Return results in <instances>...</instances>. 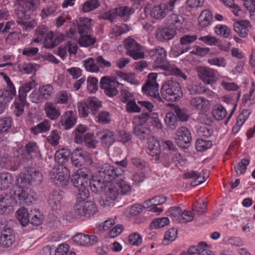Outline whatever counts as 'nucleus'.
I'll list each match as a JSON object with an SVG mask.
<instances>
[{"label": "nucleus", "mask_w": 255, "mask_h": 255, "mask_svg": "<svg viewBox=\"0 0 255 255\" xmlns=\"http://www.w3.org/2000/svg\"><path fill=\"white\" fill-rule=\"evenodd\" d=\"M88 128L85 126L79 125L74 131V140L77 143H81L87 138V134L91 133L87 132Z\"/></svg>", "instance_id": "nucleus-24"}, {"label": "nucleus", "mask_w": 255, "mask_h": 255, "mask_svg": "<svg viewBox=\"0 0 255 255\" xmlns=\"http://www.w3.org/2000/svg\"><path fill=\"white\" fill-rule=\"evenodd\" d=\"M120 178H118L115 183L117 184L118 189L119 188L121 190V193L122 195L129 194L131 191V188L130 186L124 180L123 173L122 174V177L121 180H120Z\"/></svg>", "instance_id": "nucleus-41"}, {"label": "nucleus", "mask_w": 255, "mask_h": 255, "mask_svg": "<svg viewBox=\"0 0 255 255\" xmlns=\"http://www.w3.org/2000/svg\"><path fill=\"white\" fill-rule=\"evenodd\" d=\"M96 135L98 138L100 139L102 143L106 145H110L115 141L114 132L109 129L99 131Z\"/></svg>", "instance_id": "nucleus-25"}, {"label": "nucleus", "mask_w": 255, "mask_h": 255, "mask_svg": "<svg viewBox=\"0 0 255 255\" xmlns=\"http://www.w3.org/2000/svg\"><path fill=\"white\" fill-rule=\"evenodd\" d=\"M146 152L151 156L155 157V160L160 159V146L159 142L153 136H150L147 140Z\"/></svg>", "instance_id": "nucleus-18"}, {"label": "nucleus", "mask_w": 255, "mask_h": 255, "mask_svg": "<svg viewBox=\"0 0 255 255\" xmlns=\"http://www.w3.org/2000/svg\"><path fill=\"white\" fill-rule=\"evenodd\" d=\"M96 41L95 37L88 34H85L81 35V37L78 40V43L81 46L87 47L94 45Z\"/></svg>", "instance_id": "nucleus-45"}, {"label": "nucleus", "mask_w": 255, "mask_h": 255, "mask_svg": "<svg viewBox=\"0 0 255 255\" xmlns=\"http://www.w3.org/2000/svg\"><path fill=\"white\" fill-rule=\"evenodd\" d=\"M169 223V219L167 217H163L153 220L149 227L151 228L158 229L164 227Z\"/></svg>", "instance_id": "nucleus-54"}, {"label": "nucleus", "mask_w": 255, "mask_h": 255, "mask_svg": "<svg viewBox=\"0 0 255 255\" xmlns=\"http://www.w3.org/2000/svg\"><path fill=\"white\" fill-rule=\"evenodd\" d=\"M119 194L118 187L111 183L105 191V197L99 200V204L101 207L105 208L113 206Z\"/></svg>", "instance_id": "nucleus-8"}, {"label": "nucleus", "mask_w": 255, "mask_h": 255, "mask_svg": "<svg viewBox=\"0 0 255 255\" xmlns=\"http://www.w3.org/2000/svg\"><path fill=\"white\" fill-rule=\"evenodd\" d=\"M197 69L198 76L204 83L211 84L217 81L216 71L214 69L205 67H198Z\"/></svg>", "instance_id": "nucleus-15"}, {"label": "nucleus", "mask_w": 255, "mask_h": 255, "mask_svg": "<svg viewBox=\"0 0 255 255\" xmlns=\"http://www.w3.org/2000/svg\"><path fill=\"white\" fill-rule=\"evenodd\" d=\"M16 216L23 226H26L28 224L29 211L25 208H20L16 212Z\"/></svg>", "instance_id": "nucleus-38"}, {"label": "nucleus", "mask_w": 255, "mask_h": 255, "mask_svg": "<svg viewBox=\"0 0 255 255\" xmlns=\"http://www.w3.org/2000/svg\"><path fill=\"white\" fill-rule=\"evenodd\" d=\"M177 236V230L175 228H171L168 230L165 234L164 244L168 245L169 242L175 240Z\"/></svg>", "instance_id": "nucleus-56"}, {"label": "nucleus", "mask_w": 255, "mask_h": 255, "mask_svg": "<svg viewBox=\"0 0 255 255\" xmlns=\"http://www.w3.org/2000/svg\"><path fill=\"white\" fill-rule=\"evenodd\" d=\"M87 105L89 106L91 113L95 116L97 112L102 107V104L101 101L95 97L88 98L85 101Z\"/></svg>", "instance_id": "nucleus-33"}, {"label": "nucleus", "mask_w": 255, "mask_h": 255, "mask_svg": "<svg viewBox=\"0 0 255 255\" xmlns=\"http://www.w3.org/2000/svg\"><path fill=\"white\" fill-rule=\"evenodd\" d=\"M92 19L85 17H81L77 25L78 32L80 35L88 34L91 30Z\"/></svg>", "instance_id": "nucleus-28"}, {"label": "nucleus", "mask_w": 255, "mask_h": 255, "mask_svg": "<svg viewBox=\"0 0 255 255\" xmlns=\"http://www.w3.org/2000/svg\"><path fill=\"white\" fill-rule=\"evenodd\" d=\"M212 142L211 140H205L202 139H197L196 141L195 146L199 151H203L212 146Z\"/></svg>", "instance_id": "nucleus-51"}, {"label": "nucleus", "mask_w": 255, "mask_h": 255, "mask_svg": "<svg viewBox=\"0 0 255 255\" xmlns=\"http://www.w3.org/2000/svg\"><path fill=\"white\" fill-rule=\"evenodd\" d=\"M70 151L67 149H61L56 152L55 154V160L59 164H62L67 162L69 159Z\"/></svg>", "instance_id": "nucleus-39"}, {"label": "nucleus", "mask_w": 255, "mask_h": 255, "mask_svg": "<svg viewBox=\"0 0 255 255\" xmlns=\"http://www.w3.org/2000/svg\"><path fill=\"white\" fill-rule=\"evenodd\" d=\"M98 170L99 177L107 182L111 181L115 182L118 178H122V174L124 173V170L122 169L115 168L108 163L99 166ZM121 179V178H120V180Z\"/></svg>", "instance_id": "nucleus-3"}, {"label": "nucleus", "mask_w": 255, "mask_h": 255, "mask_svg": "<svg viewBox=\"0 0 255 255\" xmlns=\"http://www.w3.org/2000/svg\"><path fill=\"white\" fill-rule=\"evenodd\" d=\"M176 34V31L174 28L160 27L156 31V38L160 41H168L172 39Z\"/></svg>", "instance_id": "nucleus-19"}, {"label": "nucleus", "mask_w": 255, "mask_h": 255, "mask_svg": "<svg viewBox=\"0 0 255 255\" xmlns=\"http://www.w3.org/2000/svg\"><path fill=\"white\" fill-rule=\"evenodd\" d=\"M190 104L193 108L203 112H207L210 106L209 100L203 97H196L192 98Z\"/></svg>", "instance_id": "nucleus-21"}, {"label": "nucleus", "mask_w": 255, "mask_h": 255, "mask_svg": "<svg viewBox=\"0 0 255 255\" xmlns=\"http://www.w3.org/2000/svg\"><path fill=\"white\" fill-rule=\"evenodd\" d=\"M164 121L166 126L171 130L175 129L178 125L177 118L172 113H167L165 116Z\"/></svg>", "instance_id": "nucleus-49"}, {"label": "nucleus", "mask_w": 255, "mask_h": 255, "mask_svg": "<svg viewBox=\"0 0 255 255\" xmlns=\"http://www.w3.org/2000/svg\"><path fill=\"white\" fill-rule=\"evenodd\" d=\"M43 219V215L39 210L34 209L29 211L28 223L34 226H39L42 223Z\"/></svg>", "instance_id": "nucleus-32"}, {"label": "nucleus", "mask_w": 255, "mask_h": 255, "mask_svg": "<svg viewBox=\"0 0 255 255\" xmlns=\"http://www.w3.org/2000/svg\"><path fill=\"white\" fill-rule=\"evenodd\" d=\"M166 24L175 30H181L184 26V18L179 14L172 13L167 16L166 19Z\"/></svg>", "instance_id": "nucleus-17"}, {"label": "nucleus", "mask_w": 255, "mask_h": 255, "mask_svg": "<svg viewBox=\"0 0 255 255\" xmlns=\"http://www.w3.org/2000/svg\"><path fill=\"white\" fill-rule=\"evenodd\" d=\"M50 125L48 120H45L38 124L36 126L31 128V131L35 134L40 132H44L49 130Z\"/></svg>", "instance_id": "nucleus-47"}, {"label": "nucleus", "mask_w": 255, "mask_h": 255, "mask_svg": "<svg viewBox=\"0 0 255 255\" xmlns=\"http://www.w3.org/2000/svg\"><path fill=\"white\" fill-rule=\"evenodd\" d=\"M212 18V14L210 11L209 10H203L201 13L198 18L199 25L202 27H205L208 26L210 24Z\"/></svg>", "instance_id": "nucleus-36"}, {"label": "nucleus", "mask_w": 255, "mask_h": 255, "mask_svg": "<svg viewBox=\"0 0 255 255\" xmlns=\"http://www.w3.org/2000/svg\"><path fill=\"white\" fill-rule=\"evenodd\" d=\"M85 101L78 104L79 115L80 117L85 118L88 116L89 114L91 113Z\"/></svg>", "instance_id": "nucleus-63"}, {"label": "nucleus", "mask_w": 255, "mask_h": 255, "mask_svg": "<svg viewBox=\"0 0 255 255\" xmlns=\"http://www.w3.org/2000/svg\"><path fill=\"white\" fill-rule=\"evenodd\" d=\"M27 194V190H24L20 186L16 187L14 193L13 198L16 200L18 199L19 200V203H23L24 199L26 198Z\"/></svg>", "instance_id": "nucleus-55"}, {"label": "nucleus", "mask_w": 255, "mask_h": 255, "mask_svg": "<svg viewBox=\"0 0 255 255\" xmlns=\"http://www.w3.org/2000/svg\"><path fill=\"white\" fill-rule=\"evenodd\" d=\"M73 240L77 244L81 246H89V235L83 234H77L73 237Z\"/></svg>", "instance_id": "nucleus-59"}, {"label": "nucleus", "mask_w": 255, "mask_h": 255, "mask_svg": "<svg viewBox=\"0 0 255 255\" xmlns=\"http://www.w3.org/2000/svg\"><path fill=\"white\" fill-rule=\"evenodd\" d=\"M83 65L86 71L90 72H98L100 71L99 66L96 64L93 58H89L83 62Z\"/></svg>", "instance_id": "nucleus-48"}, {"label": "nucleus", "mask_w": 255, "mask_h": 255, "mask_svg": "<svg viewBox=\"0 0 255 255\" xmlns=\"http://www.w3.org/2000/svg\"><path fill=\"white\" fill-rule=\"evenodd\" d=\"M212 114L216 120L220 121L226 117L227 111L221 105H217L213 107Z\"/></svg>", "instance_id": "nucleus-43"}, {"label": "nucleus", "mask_w": 255, "mask_h": 255, "mask_svg": "<svg viewBox=\"0 0 255 255\" xmlns=\"http://www.w3.org/2000/svg\"><path fill=\"white\" fill-rule=\"evenodd\" d=\"M174 112L179 121L186 122L188 120L189 116L186 109H181L179 107L177 106L174 108Z\"/></svg>", "instance_id": "nucleus-58"}, {"label": "nucleus", "mask_w": 255, "mask_h": 255, "mask_svg": "<svg viewBox=\"0 0 255 255\" xmlns=\"http://www.w3.org/2000/svg\"><path fill=\"white\" fill-rule=\"evenodd\" d=\"M174 139L179 146L186 148L192 140V137L189 129L186 127H181L177 129Z\"/></svg>", "instance_id": "nucleus-11"}, {"label": "nucleus", "mask_w": 255, "mask_h": 255, "mask_svg": "<svg viewBox=\"0 0 255 255\" xmlns=\"http://www.w3.org/2000/svg\"><path fill=\"white\" fill-rule=\"evenodd\" d=\"M43 176L41 172L35 168H30L27 173H21L17 176V182L21 184H28L38 185L43 181Z\"/></svg>", "instance_id": "nucleus-7"}, {"label": "nucleus", "mask_w": 255, "mask_h": 255, "mask_svg": "<svg viewBox=\"0 0 255 255\" xmlns=\"http://www.w3.org/2000/svg\"><path fill=\"white\" fill-rule=\"evenodd\" d=\"M249 27H251L249 20H242L234 24V30L242 37H245L247 36Z\"/></svg>", "instance_id": "nucleus-26"}, {"label": "nucleus", "mask_w": 255, "mask_h": 255, "mask_svg": "<svg viewBox=\"0 0 255 255\" xmlns=\"http://www.w3.org/2000/svg\"><path fill=\"white\" fill-rule=\"evenodd\" d=\"M77 156L82 160L86 165H91L93 163L92 155L87 151L84 150L83 148L77 147L74 149Z\"/></svg>", "instance_id": "nucleus-37"}, {"label": "nucleus", "mask_w": 255, "mask_h": 255, "mask_svg": "<svg viewBox=\"0 0 255 255\" xmlns=\"http://www.w3.org/2000/svg\"><path fill=\"white\" fill-rule=\"evenodd\" d=\"M142 241L141 236L137 233H133L128 236V242L132 246H139Z\"/></svg>", "instance_id": "nucleus-62"}, {"label": "nucleus", "mask_w": 255, "mask_h": 255, "mask_svg": "<svg viewBox=\"0 0 255 255\" xmlns=\"http://www.w3.org/2000/svg\"><path fill=\"white\" fill-rule=\"evenodd\" d=\"M249 163V160L247 159H243L240 161L236 166H234L237 174L238 175L244 174L246 172Z\"/></svg>", "instance_id": "nucleus-57"}, {"label": "nucleus", "mask_w": 255, "mask_h": 255, "mask_svg": "<svg viewBox=\"0 0 255 255\" xmlns=\"http://www.w3.org/2000/svg\"><path fill=\"white\" fill-rule=\"evenodd\" d=\"M215 31L217 34L227 38L230 35V29L226 25H218L215 27Z\"/></svg>", "instance_id": "nucleus-61"}, {"label": "nucleus", "mask_w": 255, "mask_h": 255, "mask_svg": "<svg viewBox=\"0 0 255 255\" xmlns=\"http://www.w3.org/2000/svg\"><path fill=\"white\" fill-rule=\"evenodd\" d=\"M163 70L166 71L169 73V74L178 78H182L184 80L187 79V76L183 71L174 64L169 63Z\"/></svg>", "instance_id": "nucleus-29"}, {"label": "nucleus", "mask_w": 255, "mask_h": 255, "mask_svg": "<svg viewBox=\"0 0 255 255\" xmlns=\"http://www.w3.org/2000/svg\"><path fill=\"white\" fill-rule=\"evenodd\" d=\"M76 116L72 111L65 112L60 118V123L63 129L68 130L76 123Z\"/></svg>", "instance_id": "nucleus-16"}, {"label": "nucleus", "mask_w": 255, "mask_h": 255, "mask_svg": "<svg viewBox=\"0 0 255 255\" xmlns=\"http://www.w3.org/2000/svg\"><path fill=\"white\" fill-rule=\"evenodd\" d=\"M38 4L37 0H21L18 7L17 22L25 29L31 27V23L29 21L31 14L36 8Z\"/></svg>", "instance_id": "nucleus-1"}, {"label": "nucleus", "mask_w": 255, "mask_h": 255, "mask_svg": "<svg viewBox=\"0 0 255 255\" xmlns=\"http://www.w3.org/2000/svg\"><path fill=\"white\" fill-rule=\"evenodd\" d=\"M44 110L46 116L52 120H55L60 115V112L54 104L51 102H46L44 105Z\"/></svg>", "instance_id": "nucleus-27"}, {"label": "nucleus", "mask_w": 255, "mask_h": 255, "mask_svg": "<svg viewBox=\"0 0 255 255\" xmlns=\"http://www.w3.org/2000/svg\"><path fill=\"white\" fill-rule=\"evenodd\" d=\"M197 36L195 35H189L186 34L182 36L180 39V42L182 46H187L183 49L181 51V53L187 52L191 48V46H188V45L192 43L193 42L197 39Z\"/></svg>", "instance_id": "nucleus-35"}, {"label": "nucleus", "mask_w": 255, "mask_h": 255, "mask_svg": "<svg viewBox=\"0 0 255 255\" xmlns=\"http://www.w3.org/2000/svg\"><path fill=\"white\" fill-rule=\"evenodd\" d=\"M161 93L165 99L172 101H176L183 95L180 84L174 80H169L162 86Z\"/></svg>", "instance_id": "nucleus-2"}, {"label": "nucleus", "mask_w": 255, "mask_h": 255, "mask_svg": "<svg viewBox=\"0 0 255 255\" xmlns=\"http://www.w3.org/2000/svg\"><path fill=\"white\" fill-rule=\"evenodd\" d=\"M148 55L153 60L152 67L154 69L163 70L169 63L167 60V51L164 48L155 47L148 51Z\"/></svg>", "instance_id": "nucleus-4"}, {"label": "nucleus", "mask_w": 255, "mask_h": 255, "mask_svg": "<svg viewBox=\"0 0 255 255\" xmlns=\"http://www.w3.org/2000/svg\"><path fill=\"white\" fill-rule=\"evenodd\" d=\"M71 182L76 188L88 187L90 181L89 171L86 168L78 169L71 177Z\"/></svg>", "instance_id": "nucleus-12"}, {"label": "nucleus", "mask_w": 255, "mask_h": 255, "mask_svg": "<svg viewBox=\"0 0 255 255\" xmlns=\"http://www.w3.org/2000/svg\"><path fill=\"white\" fill-rule=\"evenodd\" d=\"M142 90L145 94L152 97L154 103L157 104H161L163 103V101L158 93V85L150 84L147 85V84H144L142 86Z\"/></svg>", "instance_id": "nucleus-20"}, {"label": "nucleus", "mask_w": 255, "mask_h": 255, "mask_svg": "<svg viewBox=\"0 0 255 255\" xmlns=\"http://www.w3.org/2000/svg\"><path fill=\"white\" fill-rule=\"evenodd\" d=\"M14 95H9L6 91H0V114L5 110L6 104L10 101Z\"/></svg>", "instance_id": "nucleus-44"}, {"label": "nucleus", "mask_w": 255, "mask_h": 255, "mask_svg": "<svg viewBox=\"0 0 255 255\" xmlns=\"http://www.w3.org/2000/svg\"><path fill=\"white\" fill-rule=\"evenodd\" d=\"M251 112L249 110H244L238 116L236 124L234 126L232 131L233 133H237L240 130L241 126L248 119Z\"/></svg>", "instance_id": "nucleus-31"}, {"label": "nucleus", "mask_w": 255, "mask_h": 255, "mask_svg": "<svg viewBox=\"0 0 255 255\" xmlns=\"http://www.w3.org/2000/svg\"><path fill=\"white\" fill-rule=\"evenodd\" d=\"M97 121L102 124H108L111 121V115L109 112L102 111L96 117Z\"/></svg>", "instance_id": "nucleus-64"}, {"label": "nucleus", "mask_w": 255, "mask_h": 255, "mask_svg": "<svg viewBox=\"0 0 255 255\" xmlns=\"http://www.w3.org/2000/svg\"><path fill=\"white\" fill-rule=\"evenodd\" d=\"M35 86V83L34 81H30L21 86L19 89V99H25L27 93L31 90Z\"/></svg>", "instance_id": "nucleus-46"}, {"label": "nucleus", "mask_w": 255, "mask_h": 255, "mask_svg": "<svg viewBox=\"0 0 255 255\" xmlns=\"http://www.w3.org/2000/svg\"><path fill=\"white\" fill-rule=\"evenodd\" d=\"M136 124L134 126L133 130L135 135L140 140L149 139L151 135V130L144 119H139Z\"/></svg>", "instance_id": "nucleus-13"}, {"label": "nucleus", "mask_w": 255, "mask_h": 255, "mask_svg": "<svg viewBox=\"0 0 255 255\" xmlns=\"http://www.w3.org/2000/svg\"><path fill=\"white\" fill-rule=\"evenodd\" d=\"M167 215L172 218L173 219L178 223H187L193 221L194 216L193 213L189 211L182 212L180 207H172L170 208Z\"/></svg>", "instance_id": "nucleus-9"}, {"label": "nucleus", "mask_w": 255, "mask_h": 255, "mask_svg": "<svg viewBox=\"0 0 255 255\" xmlns=\"http://www.w3.org/2000/svg\"><path fill=\"white\" fill-rule=\"evenodd\" d=\"M168 11L167 5L165 3H161L152 8L150 15L155 19H160L165 17Z\"/></svg>", "instance_id": "nucleus-23"}, {"label": "nucleus", "mask_w": 255, "mask_h": 255, "mask_svg": "<svg viewBox=\"0 0 255 255\" xmlns=\"http://www.w3.org/2000/svg\"><path fill=\"white\" fill-rule=\"evenodd\" d=\"M100 6L98 0H89L85 1L82 6V10L84 12L91 11Z\"/></svg>", "instance_id": "nucleus-52"}, {"label": "nucleus", "mask_w": 255, "mask_h": 255, "mask_svg": "<svg viewBox=\"0 0 255 255\" xmlns=\"http://www.w3.org/2000/svg\"><path fill=\"white\" fill-rule=\"evenodd\" d=\"M89 185L92 191L95 193L102 192L106 187L107 182L102 180V178L93 179L92 181H89Z\"/></svg>", "instance_id": "nucleus-30"}, {"label": "nucleus", "mask_w": 255, "mask_h": 255, "mask_svg": "<svg viewBox=\"0 0 255 255\" xmlns=\"http://www.w3.org/2000/svg\"><path fill=\"white\" fill-rule=\"evenodd\" d=\"M14 242V237L12 234L8 232V234L2 233L0 237V245L4 248L10 247Z\"/></svg>", "instance_id": "nucleus-42"}, {"label": "nucleus", "mask_w": 255, "mask_h": 255, "mask_svg": "<svg viewBox=\"0 0 255 255\" xmlns=\"http://www.w3.org/2000/svg\"><path fill=\"white\" fill-rule=\"evenodd\" d=\"M125 45L127 50L126 52L127 54L130 52V54L133 55L132 52L134 50L141 49L142 48V46L136 42L134 39L131 38L126 40Z\"/></svg>", "instance_id": "nucleus-50"}, {"label": "nucleus", "mask_w": 255, "mask_h": 255, "mask_svg": "<svg viewBox=\"0 0 255 255\" xmlns=\"http://www.w3.org/2000/svg\"><path fill=\"white\" fill-rule=\"evenodd\" d=\"M0 75L3 76L4 80L7 83L6 89L2 90V91H6L9 95L15 96L16 94L15 89L12 82L10 81L9 77L3 72L0 73Z\"/></svg>", "instance_id": "nucleus-60"}, {"label": "nucleus", "mask_w": 255, "mask_h": 255, "mask_svg": "<svg viewBox=\"0 0 255 255\" xmlns=\"http://www.w3.org/2000/svg\"><path fill=\"white\" fill-rule=\"evenodd\" d=\"M133 9L127 6H121L109 10L102 15L103 18L109 20L111 21L114 20L117 16L120 17L128 16L133 13Z\"/></svg>", "instance_id": "nucleus-14"}, {"label": "nucleus", "mask_w": 255, "mask_h": 255, "mask_svg": "<svg viewBox=\"0 0 255 255\" xmlns=\"http://www.w3.org/2000/svg\"><path fill=\"white\" fill-rule=\"evenodd\" d=\"M40 94L42 98L49 99L53 95L54 90L52 86L46 85L39 89Z\"/></svg>", "instance_id": "nucleus-53"}, {"label": "nucleus", "mask_w": 255, "mask_h": 255, "mask_svg": "<svg viewBox=\"0 0 255 255\" xmlns=\"http://www.w3.org/2000/svg\"><path fill=\"white\" fill-rule=\"evenodd\" d=\"M100 84V88L104 89L105 93L110 97H113L119 93L117 88L120 84L115 78L104 76L102 78Z\"/></svg>", "instance_id": "nucleus-10"}, {"label": "nucleus", "mask_w": 255, "mask_h": 255, "mask_svg": "<svg viewBox=\"0 0 255 255\" xmlns=\"http://www.w3.org/2000/svg\"><path fill=\"white\" fill-rule=\"evenodd\" d=\"M50 178L57 186L66 185L69 181L70 173L63 165L54 166L50 172Z\"/></svg>", "instance_id": "nucleus-5"}, {"label": "nucleus", "mask_w": 255, "mask_h": 255, "mask_svg": "<svg viewBox=\"0 0 255 255\" xmlns=\"http://www.w3.org/2000/svg\"><path fill=\"white\" fill-rule=\"evenodd\" d=\"M25 150L31 157H37L40 156V152L36 143L29 142L25 146Z\"/></svg>", "instance_id": "nucleus-40"}, {"label": "nucleus", "mask_w": 255, "mask_h": 255, "mask_svg": "<svg viewBox=\"0 0 255 255\" xmlns=\"http://www.w3.org/2000/svg\"><path fill=\"white\" fill-rule=\"evenodd\" d=\"M13 181L12 175L8 173H2L0 175V189L5 190L8 188Z\"/></svg>", "instance_id": "nucleus-34"}, {"label": "nucleus", "mask_w": 255, "mask_h": 255, "mask_svg": "<svg viewBox=\"0 0 255 255\" xmlns=\"http://www.w3.org/2000/svg\"><path fill=\"white\" fill-rule=\"evenodd\" d=\"M63 196V192L58 190L54 191L49 195L48 202L51 209L57 210L60 207Z\"/></svg>", "instance_id": "nucleus-22"}, {"label": "nucleus", "mask_w": 255, "mask_h": 255, "mask_svg": "<svg viewBox=\"0 0 255 255\" xmlns=\"http://www.w3.org/2000/svg\"><path fill=\"white\" fill-rule=\"evenodd\" d=\"M74 210L78 218L93 216L98 211L96 205L91 201H77Z\"/></svg>", "instance_id": "nucleus-6"}]
</instances>
